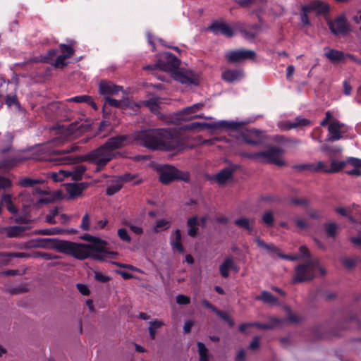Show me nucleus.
I'll use <instances>...</instances> for the list:
<instances>
[{
	"instance_id": "nucleus-1",
	"label": "nucleus",
	"mask_w": 361,
	"mask_h": 361,
	"mask_svg": "<svg viewBox=\"0 0 361 361\" xmlns=\"http://www.w3.org/2000/svg\"><path fill=\"white\" fill-rule=\"evenodd\" d=\"M134 138L140 145L162 151L182 150L184 143L176 132L166 129H147L137 132Z\"/></svg>"
},
{
	"instance_id": "nucleus-2",
	"label": "nucleus",
	"mask_w": 361,
	"mask_h": 361,
	"mask_svg": "<svg viewBox=\"0 0 361 361\" xmlns=\"http://www.w3.org/2000/svg\"><path fill=\"white\" fill-rule=\"evenodd\" d=\"M56 248L60 252L71 255L79 259L88 257L91 253L90 245L66 240L59 241L56 244Z\"/></svg>"
},
{
	"instance_id": "nucleus-3",
	"label": "nucleus",
	"mask_w": 361,
	"mask_h": 361,
	"mask_svg": "<svg viewBox=\"0 0 361 361\" xmlns=\"http://www.w3.org/2000/svg\"><path fill=\"white\" fill-rule=\"evenodd\" d=\"M318 267V259H311L304 264L295 267V275L293 278L294 283H302L312 280L315 276L316 267Z\"/></svg>"
},
{
	"instance_id": "nucleus-4",
	"label": "nucleus",
	"mask_w": 361,
	"mask_h": 361,
	"mask_svg": "<svg viewBox=\"0 0 361 361\" xmlns=\"http://www.w3.org/2000/svg\"><path fill=\"white\" fill-rule=\"evenodd\" d=\"M114 157L104 145H102L96 149L92 150L85 156V160L95 165L100 169L107 164Z\"/></svg>"
},
{
	"instance_id": "nucleus-5",
	"label": "nucleus",
	"mask_w": 361,
	"mask_h": 361,
	"mask_svg": "<svg viewBox=\"0 0 361 361\" xmlns=\"http://www.w3.org/2000/svg\"><path fill=\"white\" fill-rule=\"evenodd\" d=\"M180 61L173 54L169 52L163 53L157 63L145 67V69L154 71L159 69L166 72H175L179 66Z\"/></svg>"
},
{
	"instance_id": "nucleus-6",
	"label": "nucleus",
	"mask_w": 361,
	"mask_h": 361,
	"mask_svg": "<svg viewBox=\"0 0 361 361\" xmlns=\"http://www.w3.org/2000/svg\"><path fill=\"white\" fill-rule=\"evenodd\" d=\"M283 150L277 147H270L267 150L260 152V163L274 164L278 166L286 165L281 155Z\"/></svg>"
},
{
	"instance_id": "nucleus-7",
	"label": "nucleus",
	"mask_w": 361,
	"mask_h": 361,
	"mask_svg": "<svg viewBox=\"0 0 361 361\" xmlns=\"http://www.w3.org/2000/svg\"><path fill=\"white\" fill-rule=\"evenodd\" d=\"M178 179L186 180L188 175L181 176V172L171 166L166 165L163 167L159 174V180L163 184H169Z\"/></svg>"
},
{
	"instance_id": "nucleus-8",
	"label": "nucleus",
	"mask_w": 361,
	"mask_h": 361,
	"mask_svg": "<svg viewBox=\"0 0 361 361\" xmlns=\"http://www.w3.org/2000/svg\"><path fill=\"white\" fill-rule=\"evenodd\" d=\"M256 54L252 50L235 49L228 51L226 53L225 57L229 63H240L245 60L254 59Z\"/></svg>"
},
{
	"instance_id": "nucleus-9",
	"label": "nucleus",
	"mask_w": 361,
	"mask_h": 361,
	"mask_svg": "<svg viewBox=\"0 0 361 361\" xmlns=\"http://www.w3.org/2000/svg\"><path fill=\"white\" fill-rule=\"evenodd\" d=\"M328 26L334 35H345L350 31L349 24L344 16L327 21Z\"/></svg>"
},
{
	"instance_id": "nucleus-10",
	"label": "nucleus",
	"mask_w": 361,
	"mask_h": 361,
	"mask_svg": "<svg viewBox=\"0 0 361 361\" xmlns=\"http://www.w3.org/2000/svg\"><path fill=\"white\" fill-rule=\"evenodd\" d=\"M120 92H123V87L115 85L111 81L102 80L99 84V92L104 97L105 100L106 97L117 95Z\"/></svg>"
},
{
	"instance_id": "nucleus-11",
	"label": "nucleus",
	"mask_w": 361,
	"mask_h": 361,
	"mask_svg": "<svg viewBox=\"0 0 361 361\" xmlns=\"http://www.w3.org/2000/svg\"><path fill=\"white\" fill-rule=\"evenodd\" d=\"M241 136L243 140L250 145L257 146L262 142V132L255 128L242 132Z\"/></svg>"
},
{
	"instance_id": "nucleus-12",
	"label": "nucleus",
	"mask_w": 361,
	"mask_h": 361,
	"mask_svg": "<svg viewBox=\"0 0 361 361\" xmlns=\"http://www.w3.org/2000/svg\"><path fill=\"white\" fill-rule=\"evenodd\" d=\"M173 78L176 81L185 85H197V77L190 71L180 70L173 72Z\"/></svg>"
},
{
	"instance_id": "nucleus-13",
	"label": "nucleus",
	"mask_w": 361,
	"mask_h": 361,
	"mask_svg": "<svg viewBox=\"0 0 361 361\" xmlns=\"http://www.w3.org/2000/svg\"><path fill=\"white\" fill-rule=\"evenodd\" d=\"M236 29L240 32L243 37L247 40L254 39L261 30L260 26L257 24L248 26L240 24L236 26Z\"/></svg>"
},
{
	"instance_id": "nucleus-14",
	"label": "nucleus",
	"mask_w": 361,
	"mask_h": 361,
	"mask_svg": "<svg viewBox=\"0 0 361 361\" xmlns=\"http://www.w3.org/2000/svg\"><path fill=\"white\" fill-rule=\"evenodd\" d=\"M209 30H211L215 35L221 34L227 37H231L234 35L233 29L228 23L224 21L213 23L210 25Z\"/></svg>"
},
{
	"instance_id": "nucleus-15",
	"label": "nucleus",
	"mask_w": 361,
	"mask_h": 361,
	"mask_svg": "<svg viewBox=\"0 0 361 361\" xmlns=\"http://www.w3.org/2000/svg\"><path fill=\"white\" fill-rule=\"evenodd\" d=\"M130 137L126 135H117L109 138L104 145L111 152L124 147L129 141Z\"/></svg>"
},
{
	"instance_id": "nucleus-16",
	"label": "nucleus",
	"mask_w": 361,
	"mask_h": 361,
	"mask_svg": "<svg viewBox=\"0 0 361 361\" xmlns=\"http://www.w3.org/2000/svg\"><path fill=\"white\" fill-rule=\"evenodd\" d=\"M59 47L65 48L67 50V54H62L59 55L56 61L52 63L55 68H63L66 66L68 63L66 62L67 59L72 57L74 55L75 50L69 45L65 44H61Z\"/></svg>"
},
{
	"instance_id": "nucleus-17",
	"label": "nucleus",
	"mask_w": 361,
	"mask_h": 361,
	"mask_svg": "<svg viewBox=\"0 0 361 361\" xmlns=\"http://www.w3.org/2000/svg\"><path fill=\"white\" fill-rule=\"evenodd\" d=\"M329 10V5L319 0L313 1L309 4L302 6V11L310 12L315 11L318 14L325 13Z\"/></svg>"
},
{
	"instance_id": "nucleus-18",
	"label": "nucleus",
	"mask_w": 361,
	"mask_h": 361,
	"mask_svg": "<svg viewBox=\"0 0 361 361\" xmlns=\"http://www.w3.org/2000/svg\"><path fill=\"white\" fill-rule=\"evenodd\" d=\"M244 77V72L241 69H228L222 73V79L228 83L236 82Z\"/></svg>"
},
{
	"instance_id": "nucleus-19",
	"label": "nucleus",
	"mask_w": 361,
	"mask_h": 361,
	"mask_svg": "<svg viewBox=\"0 0 361 361\" xmlns=\"http://www.w3.org/2000/svg\"><path fill=\"white\" fill-rule=\"evenodd\" d=\"M27 228L25 226H7L2 229V233L7 238H20L24 235Z\"/></svg>"
},
{
	"instance_id": "nucleus-20",
	"label": "nucleus",
	"mask_w": 361,
	"mask_h": 361,
	"mask_svg": "<svg viewBox=\"0 0 361 361\" xmlns=\"http://www.w3.org/2000/svg\"><path fill=\"white\" fill-rule=\"evenodd\" d=\"M344 127V124L338 121H334L329 126L328 130L329 136L328 140L331 141L338 140L342 137L341 129Z\"/></svg>"
},
{
	"instance_id": "nucleus-21",
	"label": "nucleus",
	"mask_w": 361,
	"mask_h": 361,
	"mask_svg": "<svg viewBox=\"0 0 361 361\" xmlns=\"http://www.w3.org/2000/svg\"><path fill=\"white\" fill-rule=\"evenodd\" d=\"M324 55L331 62L334 63L344 62L345 61V54L337 49H329Z\"/></svg>"
},
{
	"instance_id": "nucleus-22",
	"label": "nucleus",
	"mask_w": 361,
	"mask_h": 361,
	"mask_svg": "<svg viewBox=\"0 0 361 361\" xmlns=\"http://www.w3.org/2000/svg\"><path fill=\"white\" fill-rule=\"evenodd\" d=\"M123 186L121 180L118 178L111 179L108 180L106 183V193L109 196H111L118 192Z\"/></svg>"
},
{
	"instance_id": "nucleus-23",
	"label": "nucleus",
	"mask_w": 361,
	"mask_h": 361,
	"mask_svg": "<svg viewBox=\"0 0 361 361\" xmlns=\"http://www.w3.org/2000/svg\"><path fill=\"white\" fill-rule=\"evenodd\" d=\"M235 267L234 259L232 257L225 258L223 263L219 267V271L222 277L228 278L229 270Z\"/></svg>"
},
{
	"instance_id": "nucleus-24",
	"label": "nucleus",
	"mask_w": 361,
	"mask_h": 361,
	"mask_svg": "<svg viewBox=\"0 0 361 361\" xmlns=\"http://www.w3.org/2000/svg\"><path fill=\"white\" fill-rule=\"evenodd\" d=\"M142 104L149 108L152 112L157 114V116L163 119L164 115L159 111V99L157 97L152 98L151 99L142 102Z\"/></svg>"
},
{
	"instance_id": "nucleus-25",
	"label": "nucleus",
	"mask_w": 361,
	"mask_h": 361,
	"mask_svg": "<svg viewBox=\"0 0 361 361\" xmlns=\"http://www.w3.org/2000/svg\"><path fill=\"white\" fill-rule=\"evenodd\" d=\"M234 170L231 168L227 167L221 170L216 174L214 179L220 184H224L228 180L231 179Z\"/></svg>"
},
{
	"instance_id": "nucleus-26",
	"label": "nucleus",
	"mask_w": 361,
	"mask_h": 361,
	"mask_svg": "<svg viewBox=\"0 0 361 361\" xmlns=\"http://www.w3.org/2000/svg\"><path fill=\"white\" fill-rule=\"evenodd\" d=\"M56 161V164L63 165V164H71L79 162L82 160L79 156H63L57 157L54 159Z\"/></svg>"
},
{
	"instance_id": "nucleus-27",
	"label": "nucleus",
	"mask_w": 361,
	"mask_h": 361,
	"mask_svg": "<svg viewBox=\"0 0 361 361\" xmlns=\"http://www.w3.org/2000/svg\"><path fill=\"white\" fill-rule=\"evenodd\" d=\"M87 168L83 165L75 166L71 170V178L73 180H80L82 178V176Z\"/></svg>"
},
{
	"instance_id": "nucleus-28",
	"label": "nucleus",
	"mask_w": 361,
	"mask_h": 361,
	"mask_svg": "<svg viewBox=\"0 0 361 361\" xmlns=\"http://www.w3.org/2000/svg\"><path fill=\"white\" fill-rule=\"evenodd\" d=\"M256 300H262L265 303L271 305L276 304L278 302L277 298L271 293L266 290L262 291L260 295L257 296Z\"/></svg>"
},
{
	"instance_id": "nucleus-29",
	"label": "nucleus",
	"mask_w": 361,
	"mask_h": 361,
	"mask_svg": "<svg viewBox=\"0 0 361 361\" xmlns=\"http://www.w3.org/2000/svg\"><path fill=\"white\" fill-rule=\"evenodd\" d=\"M58 51L56 49H50L48 51V53L46 56H39L38 57L35 58L32 61L34 62H43L47 63H52V59L56 54Z\"/></svg>"
},
{
	"instance_id": "nucleus-30",
	"label": "nucleus",
	"mask_w": 361,
	"mask_h": 361,
	"mask_svg": "<svg viewBox=\"0 0 361 361\" xmlns=\"http://www.w3.org/2000/svg\"><path fill=\"white\" fill-rule=\"evenodd\" d=\"M51 177L55 182L63 181L66 178H71V170H60L58 172H52Z\"/></svg>"
},
{
	"instance_id": "nucleus-31",
	"label": "nucleus",
	"mask_w": 361,
	"mask_h": 361,
	"mask_svg": "<svg viewBox=\"0 0 361 361\" xmlns=\"http://www.w3.org/2000/svg\"><path fill=\"white\" fill-rule=\"evenodd\" d=\"M197 221L198 219L197 216H193L188 220V226L189 227L188 233L191 237H195L197 235L198 230Z\"/></svg>"
},
{
	"instance_id": "nucleus-32",
	"label": "nucleus",
	"mask_w": 361,
	"mask_h": 361,
	"mask_svg": "<svg viewBox=\"0 0 361 361\" xmlns=\"http://www.w3.org/2000/svg\"><path fill=\"white\" fill-rule=\"evenodd\" d=\"M346 166L345 161H338L336 159H332L331 167L329 168V173H333L341 171Z\"/></svg>"
},
{
	"instance_id": "nucleus-33",
	"label": "nucleus",
	"mask_w": 361,
	"mask_h": 361,
	"mask_svg": "<svg viewBox=\"0 0 361 361\" xmlns=\"http://www.w3.org/2000/svg\"><path fill=\"white\" fill-rule=\"evenodd\" d=\"M78 149H79V147L76 144H73L70 146H68L67 147H66L65 149H61V150H59V149L53 150L51 152V154L53 155H57V156L61 155L62 156V155H64L66 154H70V153L74 152L77 151Z\"/></svg>"
},
{
	"instance_id": "nucleus-34",
	"label": "nucleus",
	"mask_w": 361,
	"mask_h": 361,
	"mask_svg": "<svg viewBox=\"0 0 361 361\" xmlns=\"http://www.w3.org/2000/svg\"><path fill=\"white\" fill-rule=\"evenodd\" d=\"M254 223V221L253 220H250L247 218H245V217H243V218H240L238 219H236L235 221V224L239 226V227H241V228H243L247 231H249L250 233L252 232V228H251V224H252Z\"/></svg>"
},
{
	"instance_id": "nucleus-35",
	"label": "nucleus",
	"mask_w": 361,
	"mask_h": 361,
	"mask_svg": "<svg viewBox=\"0 0 361 361\" xmlns=\"http://www.w3.org/2000/svg\"><path fill=\"white\" fill-rule=\"evenodd\" d=\"M255 242L259 247L265 249L270 253H276L278 252V249L274 245L267 244L259 238L255 239Z\"/></svg>"
},
{
	"instance_id": "nucleus-36",
	"label": "nucleus",
	"mask_w": 361,
	"mask_h": 361,
	"mask_svg": "<svg viewBox=\"0 0 361 361\" xmlns=\"http://www.w3.org/2000/svg\"><path fill=\"white\" fill-rule=\"evenodd\" d=\"M11 147V140L8 136L0 137V152L4 153L10 150Z\"/></svg>"
},
{
	"instance_id": "nucleus-37",
	"label": "nucleus",
	"mask_w": 361,
	"mask_h": 361,
	"mask_svg": "<svg viewBox=\"0 0 361 361\" xmlns=\"http://www.w3.org/2000/svg\"><path fill=\"white\" fill-rule=\"evenodd\" d=\"M198 353L200 355V361H209L208 349L202 342L197 343Z\"/></svg>"
},
{
	"instance_id": "nucleus-38",
	"label": "nucleus",
	"mask_w": 361,
	"mask_h": 361,
	"mask_svg": "<svg viewBox=\"0 0 361 361\" xmlns=\"http://www.w3.org/2000/svg\"><path fill=\"white\" fill-rule=\"evenodd\" d=\"M293 128H298L300 127L307 126L311 124V121L307 118L301 116L296 117L293 121H291Z\"/></svg>"
},
{
	"instance_id": "nucleus-39",
	"label": "nucleus",
	"mask_w": 361,
	"mask_h": 361,
	"mask_svg": "<svg viewBox=\"0 0 361 361\" xmlns=\"http://www.w3.org/2000/svg\"><path fill=\"white\" fill-rule=\"evenodd\" d=\"M204 106V104L203 103H197V104H195L190 106H188L186 108H184L181 111H180V115H188V114H193V113H195L197 112V111H199L200 109H201L202 107Z\"/></svg>"
},
{
	"instance_id": "nucleus-40",
	"label": "nucleus",
	"mask_w": 361,
	"mask_h": 361,
	"mask_svg": "<svg viewBox=\"0 0 361 361\" xmlns=\"http://www.w3.org/2000/svg\"><path fill=\"white\" fill-rule=\"evenodd\" d=\"M83 188L79 184H71L67 188V190L71 197L78 196L82 192Z\"/></svg>"
},
{
	"instance_id": "nucleus-41",
	"label": "nucleus",
	"mask_w": 361,
	"mask_h": 361,
	"mask_svg": "<svg viewBox=\"0 0 361 361\" xmlns=\"http://www.w3.org/2000/svg\"><path fill=\"white\" fill-rule=\"evenodd\" d=\"M105 101L106 104L116 108H123V106H127V102L125 99L117 100L111 97H106Z\"/></svg>"
},
{
	"instance_id": "nucleus-42",
	"label": "nucleus",
	"mask_w": 361,
	"mask_h": 361,
	"mask_svg": "<svg viewBox=\"0 0 361 361\" xmlns=\"http://www.w3.org/2000/svg\"><path fill=\"white\" fill-rule=\"evenodd\" d=\"M106 245V242L99 241L94 246L96 250L101 252L104 257H111V255H115L116 253L114 252L107 251Z\"/></svg>"
},
{
	"instance_id": "nucleus-43",
	"label": "nucleus",
	"mask_w": 361,
	"mask_h": 361,
	"mask_svg": "<svg viewBox=\"0 0 361 361\" xmlns=\"http://www.w3.org/2000/svg\"><path fill=\"white\" fill-rule=\"evenodd\" d=\"M325 229L329 236L334 238L338 233V226L335 223H328L325 224Z\"/></svg>"
},
{
	"instance_id": "nucleus-44",
	"label": "nucleus",
	"mask_w": 361,
	"mask_h": 361,
	"mask_svg": "<svg viewBox=\"0 0 361 361\" xmlns=\"http://www.w3.org/2000/svg\"><path fill=\"white\" fill-rule=\"evenodd\" d=\"M6 104L8 107L14 106L16 109H20V103L18 100L17 96L16 94L13 95H7L6 99Z\"/></svg>"
},
{
	"instance_id": "nucleus-45",
	"label": "nucleus",
	"mask_w": 361,
	"mask_h": 361,
	"mask_svg": "<svg viewBox=\"0 0 361 361\" xmlns=\"http://www.w3.org/2000/svg\"><path fill=\"white\" fill-rule=\"evenodd\" d=\"M169 227V221L166 219H159L156 222V224L154 226V231L155 232H159L160 231L166 230Z\"/></svg>"
},
{
	"instance_id": "nucleus-46",
	"label": "nucleus",
	"mask_w": 361,
	"mask_h": 361,
	"mask_svg": "<svg viewBox=\"0 0 361 361\" xmlns=\"http://www.w3.org/2000/svg\"><path fill=\"white\" fill-rule=\"evenodd\" d=\"M51 239H39L28 243L27 247H46L47 246V242L50 241Z\"/></svg>"
},
{
	"instance_id": "nucleus-47",
	"label": "nucleus",
	"mask_w": 361,
	"mask_h": 361,
	"mask_svg": "<svg viewBox=\"0 0 361 361\" xmlns=\"http://www.w3.org/2000/svg\"><path fill=\"white\" fill-rule=\"evenodd\" d=\"M80 228L85 231L90 230V219L88 213H85L82 216Z\"/></svg>"
},
{
	"instance_id": "nucleus-48",
	"label": "nucleus",
	"mask_w": 361,
	"mask_h": 361,
	"mask_svg": "<svg viewBox=\"0 0 361 361\" xmlns=\"http://www.w3.org/2000/svg\"><path fill=\"white\" fill-rule=\"evenodd\" d=\"M274 215L272 212L267 211L262 216V221L268 226H271L274 224Z\"/></svg>"
},
{
	"instance_id": "nucleus-49",
	"label": "nucleus",
	"mask_w": 361,
	"mask_h": 361,
	"mask_svg": "<svg viewBox=\"0 0 361 361\" xmlns=\"http://www.w3.org/2000/svg\"><path fill=\"white\" fill-rule=\"evenodd\" d=\"M39 183V180L32 179V178H27V177L22 178L19 182L20 185L23 187H30V186H32L33 185L37 184Z\"/></svg>"
},
{
	"instance_id": "nucleus-50",
	"label": "nucleus",
	"mask_w": 361,
	"mask_h": 361,
	"mask_svg": "<svg viewBox=\"0 0 361 361\" xmlns=\"http://www.w3.org/2000/svg\"><path fill=\"white\" fill-rule=\"evenodd\" d=\"M59 214V209L54 208L50 211V213L46 216V221L51 224H55L57 221L55 220V217Z\"/></svg>"
},
{
	"instance_id": "nucleus-51",
	"label": "nucleus",
	"mask_w": 361,
	"mask_h": 361,
	"mask_svg": "<svg viewBox=\"0 0 361 361\" xmlns=\"http://www.w3.org/2000/svg\"><path fill=\"white\" fill-rule=\"evenodd\" d=\"M118 235L121 240L126 243L131 241V238L126 228H120L118 230Z\"/></svg>"
},
{
	"instance_id": "nucleus-52",
	"label": "nucleus",
	"mask_w": 361,
	"mask_h": 361,
	"mask_svg": "<svg viewBox=\"0 0 361 361\" xmlns=\"http://www.w3.org/2000/svg\"><path fill=\"white\" fill-rule=\"evenodd\" d=\"M64 231L60 228H51L42 230L40 233L43 235H59L63 233Z\"/></svg>"
},
{
	"instance_id": "nucleus-53",
	"label": "nucleus",
	"mask_w": 361,
	"mask_h": 361,
	"mask_svg": "<svg viewBox=\"0 0 361 361\" xmlns=\"http://www.w3.org/2000/svg\"><path fill=\"white\" fill-rule=\"evenodd\" d=\"M69 102H74L77 103H87L88 101H90V96L88 95H80L74 97H71L68 99Z\"/></svg>"
},
{
	"instance_id": "nucleus-54",
	"label": "nucleus",
	"mask_w": 361,
	"mask_h": 361,
	"mask_svg": "<svg viewBox=\"0 0 361 361\" xmlns=\"http://www.w3.org/2000/svg\"><path fill=\"white\" fill-rule=\"evenodd\" d=\"M292 126L291 121H283L278 123V127L283 131L293 129Z\"/></svg>"
},
{
	"instance_id": "nucleus-55",
	"label": "nucleus",
	"mask_w": 361,
	"mask_h": 361,
	"mask_svg": "<svg viewBox=\"0 0 361 361\" xmlns=\"http://www.w3.org/2000/svg\"><path fill=\"white\" fill-rule=\"evenodd\" d=\"M293 168L295 169L298 170V171L308 170V171H314V164H303L296 165Z\"/></svg>"
},
{
	"instance_id": "nucleus-56",
	"label": "nucleus",
	"mask_w": 361,
	"mask_h": 361,
	"mask_svg": "<svg viewBox=\"0 0 361 361\" xmlns=\"http://www.w3.org/2000/svg\"><path fill=\"white\" fill-rule=\"evenodd\" d=\"M346 164H349L355 168H361V159L355 157H349L346 160Z\"/></svg>"
},
{
	"instance_id": "nucleus-57",
	"label": "nucleus",
	"mask_w": 361,
	"mask_h": 361,
	"mask_svg": "<svg viewBox=\"0 0 361 361\" xmlns=\"http://www.w3.org/2000/svg\"><path fill=\"white\" fill-rule=\"evenodd\" d=\"M94 279L97 281L102 282V283H106L110 280L109 276H108L105 275L104 274L99 272V271H96L94 273Z\"/></svg>"
},
{
	"instance_id": "nucleus-58",
	"label": "nucleus",
	"mask_w": 361,
	"mask_h": 361,
	"mask_svg": "<svg viewBox=\"0 0 361 361\" xmlns=\"http://www.w3.org/2000/svg\"><path fill=\"white\" fill-rule=\"evenodd\" d=\"M260 152L256 153L242 152L241 156L260 162Z\"/></svg>"
},
{
	"instance_id": "nucleus-59",
	"label": "nucleus",
	"mask_w": 361,
	"mask_h": 361,
	"mask_svg": "<svg viewBox=\"0 0 361 361\" xmlns=\"http://www.w3.org/2000/svg\"><path fill=\"white\" fill-rule=\"evenodd\" d=\"M342 264L348 269L353 268L355 264V259L348 257H343L341 259Z\"/></svg>"
},
{
	"instance_id": "nucleus-60",
	"label": "nucleus",
	"mask_w": 361,
	"mask_h": 361,
	"mask_svg": "<svg viewBox=\"0 0 361 361\" xmlns=\"http://www.w3.org/2000/svg\"><path fill=\"white\" fill-rule=\"evenodd\" d=\"M215 313L218 316H219L222 319H224V321L228 322L230 324L231 326L233 325V321L231 319L230 317L228 316V314L226 312L221 311V310H219L217 309V310L215 312Z\"/></svg>"
},
{
	"instance_id": "nucleus-61",
	"label": "nucleus",
	"mask_w": 361,
	"mask_h": 361,
	"mask_svg": "<svg viewBox=\"0 0 361 361\" xmlns=\"http://www.w3.org/2000/svg\"><path fill=\"white\" fill-rule=\"evenodd\" d=\"M336 212L342 216H348L350 221L353 222L354 221L353 218L349 215V213H350L349 208L339 207V208L336 209Z\"/></svg>"
},
{
	"instance_id": "nucleus-62",
	"label": "nucleus",
	"mask_w": 361,
	"mask_h": 361,
	"mask_svg": "<svg viewBox=\"0 0 361 361\" xmlns=\"http://www.w3.org/2000/svg\"><path fill=\"white\" fill-rule=\"evenodd\" d=\"M322 171L325 173H329V168L323 162L319 161L317 165H314V171Z\"/></svg>"
},
{
	"instance_id": "nucleus-63",
	"label": "nucleus",
	"mask_w": 361,
	"mask_h": 361,
	"mask_svg": "<svg viewBox=\"0 0 361 361\" xmlns=\"http://www.w3.org/2000/svg\"><path fill=\"white\" fill-rule=\"evenodd\" d=\"M190 302L189 297L184 295H178L176 296V302L179 305H188Z\"/></svg>"
},
{
	"instance_id": "nucleus-64",
	"label": "nucleus",
	"mask_w": 361,
	"mask_h": 361,
	"mask_svg": "<svg viewBox=\"0 0 361 361\" xmlns=\"http://www.w3.org/2000/svg\"><path fill=\"white\" fill-rule=\"evenodd\" d=\"M76 286L78 290L82 295H89L90 291L89 288L86 285L82 283H78Z\"/></svg>"
}]
</instances>
